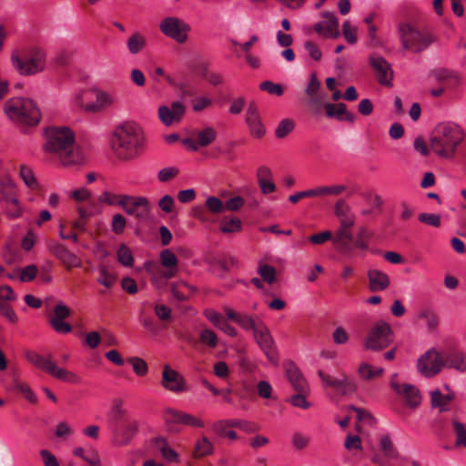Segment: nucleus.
<instances>
[{
    "label": "nucleus",
    "mask_w": 466,
    "mask_h": 466,
    "mask_svg": "<svg viewBox=\"0 0 466 466\" xmlns=\"http://www.w3.org/2000/svg\"><path fill=\"white\" fill-rule=\"evenodd\" d=\"M44 150L57 158L63 166H79L85 161L81 150L75 146V135L68 127H48L45 131Z\"/></svg>",
    "instance_id": "obj_1"
},
{
    "label": "nucleus",
    "mask_w": 466,
    "mask_h": 466,
    "mask_svg": "<svg viewBox=\"0 0 466 466\" xmlns=\"http://www.w3.org/2000/svg\"><path fill=\"white\" fill-rule=\"evenodd\" d=\"M466 133L463 128L452 122L438 125L430 138V148L439 157L454 159L463 141Z\"/></svg>",
    "instance_id": "obj_2"
},
{
    "label": "nucleus",
    "mask_w": 466,
    "mask_h": 466,
    "mask_svg": "<svg viewBox=\"0 0 466 466\" xmlns=\"http://www.w3.org/2000/svg\"><path fill=\"white\" fill-rule=\"evenodd\" d=\"M144 142L141 129L135 124L125 123L113 132L110 147L118 160L130 161L141 154Z\"/></svg>",
    "instance_id": "obj_3"
},
{
    "label": "nucleus",
    "mask_w": 466,
    "mask_h": 466,
    "mask_svg": "<svg viewBox=\"0 0 466 466\" xmlns=\"http://www.w3.org/2000/svg\"><path fill=\"white\" fill-rule=\"evenodd\" d=\"M334 214L338 218L339 226L332 238L335 248L341 254L350 255L352 248V228L355 225L356 215L350 206L343 198H339L334 207Z\"/></svg>",
    "instance_id": "obj_4"
},
{
    "label": "nucleus",
    "mask_w": 466,
    "mask_h": 466,
    "mask_svg": "<svg viewBox=\"0 0 466 466\" xmlns=\"http://www.w3.org/2000/svg\"><path fill=\"white\" fill-rule=\"evenodd\" d=\"M4 109L8 118L21 129L37 126L42 118L39 107L26 97L10 98L5 102Z\"/></svg>",
    "instance_id": "obj_5"
},
{
    "label": "nucleus",
    "mask_w": 466,
    "mask_h": 466,
    "mask_svg": "<svg viewBox=\"0 0 466 466\" xmlns=\"http://www.w3.org/2000/svg\"><path fill=\"white\" fill-rule=\"evenodd\" d=\"M398 34L401 46L412 53H420L436 40L435 35L428 30H419L409 23H400Z\"/></svg>",
    "instance_id": "obj_6"
},
{
    "label": "nucleus",
    "mask_w": 466,
    "mask_h": 466,
    "mask_svg": "<svg viewBox=\"0 0 466 466\" xmlns=\"http://www.w3.org/2000/svg\"><path fill=\"white\" fill-rule=\"evenodd\" d=\"M11 62L20 75L31 76L44 71L46 55L41 47L34 46L26 52L24 57H20L17 53H13Z\"/></svg>",
    "instance_id": "obj_7"
},
{
    "label": "nucleus",
    "mask_w": 466,
    "mask_h": 466,
    "mask_svg": "<svg viewBox=\"0 0 466 466\" xmlns=\"http://www.w3.org/2000/svg\"><path fill=\"white\" fill-rule=\"evenodd\" d=\"M76 102L85 111L97 113L112 106L115 97L106 91L92 88L77 94Z\"/></svg>",
    "instance_id": "obj_8"
},
{
    "label": "nucleus",
    "mask_w": 466,
    "mask_h": 466,
    "mask_svg": "<svg viewBox=\"0 0 466 466\" xmlns=\"http://www.w3.org/2000/svg\"><path fill=\"white\" fill-rule=\"evenodd\" d=\"M393 341V332L390 324L378 322L369 332L365 339V349L373 351L382 350Z\"/></svg>",
    "instance_id": "obj_9"
},
{
    "label": "nucleus",
    "mask_w": 466,
    "mask_h": 466,
    "mask_svg": "<svg viewBox=\"0 0 466 466\" xmlns=\"http://www.w3.org/2000/svg\"><path fill=\"white\" fill-rule=\"evenodd\" d=\"M253 338L268 360L275 365L278 364L277 347L269 329L264 322L258 324V327L253 331Z\"/></svg>",
    "instance_id": "obj_10"
},
{
    "label": "nucleus",
    "mask_w": 466,
    "mask_h": 466,
    "mask_svg": "<svg viewBox=\"0 0 466 466\" xmlns=\"http://www.w3.org/2000/svg\"><path fill=\"white\" fill-rule=\"evenodd\" d=\"M443 367V357L435 349H430L427 350L418 360L417 363L419 372L426 378L434 377Z\"/></svg>",
    "instance_id": "obj_11"
},
{
    "label": "nucleus",
    "mask_w": 466,
    "mask_h": 466,
    "mask_svg": "<svg viewBox=\"0 0 466 466\" xmlns=\"http://www.w3.org/2000/svg\"><path fill=\"white\" fill-rule=\"evenodd\" d=\"M164 420L169 431H173L172 425L177 423L194 428H203L205 426V423L201 419L172 408L165 410Z\"/></svg>",
    "instance_id": "obj_12"
},
{
    "label": "nucleus",
    "mask_w": 466,
    "mask_h": 466,
    "mask_svg": "<svg viewBox=\"0 0 466 466\" xmlns=\"http://www.w3.org/2000/svg\"><path fill=\"white\" fill-rule=\"evenodd\" d=\"M186 114V106L179 101H173L169 106H160L157 115L160 122L166 127L178 124Z\"/></svg>",
    "instance_id": "obj_13"
},
{
    "label": "nucleus",
    "mask_w": 466,
    "mask_h": 466,
    "mask_svg": "<svg viewBox=\"0 0 466 466\" xmlns=\"http://www.w3.org/2000/svg\"><path fill=\"white\" fill-rule=\"evenodd\" d=\"M124 211L137 219L145 218L150 210L148 199L145 197H132L127 195L121 202Z\"/></svg>",
    "instance_id": "obj_14"
},
{
    "label": "nucleus",
    "mask_w": 466,
    "mask_h": 466,
    "mask_svg": "<svg viewBox=\"0 0 466 466\" xmlns=\"http://www.w3.org/2000/svg\"><path fill=\"white\" fill-rule=\"evenodd\" d=\"M160 29L167 36L175 39L178 43H184L187 39L189 27L178 18L167 17L161 22Z\"/></svg>",
    "instance_id": "obj_15"
},
{
    "label": "nucleus",
    "mask_w": 466,
    "mask_h": 466,
    "mask_svg": "<svg viewBox=\"0 0 466 466\" xmlns=\"http://www.w3.org/2000/svg\"><path fill=\"white\" fill-rule=\"evenodd\" d=\"M161 385L167 390L175 393L189 390L184 377L168 365H165L163 368Z\"/></svg>",
    "instance_id": "obj_16"
},
{
    "label": "nucleus",
    "mask_w": 466,
    "mask_h": 466,
    "mask_svg": "<svg viewBox=\"0 0 466 466\" xmlns=\"http://www.w3.org/2000/svg\"><path fill=\"white\" fill-rule=\"evenodd\" d=\"M370 64L375 72V76L380 84L391 86L393 71L390 64L380 55L373 54L370 56Z\"/></svg>",
    "instance_id": "obj_17"
},
{
    "label": "nucleus",
    "mask_w": 466,
    "mask_h": 466,
    "mask_svg": "<svg viewBox=\"0 0 466 466\" xmlns=\"http://www.w3.org/2000/svg\"><path fill=\"white\" fill-rule=\"evenodd\" d=\"M397 374H393L390 386L394 390V391L402 396L408 406L412 409L417 408L421 402V396L420 390L412 384H400L396 381Z\"/></svg>",
    "instance_id": "obj_18"
},
{
    "label": "nucleus",
    "mask_w": 466,
    "mask_h": 466,
    "mask_svg": "<svg viewBox=\"0 0 466 466\" xmlns=\"http://www.w3.org/2000/svg\"><path fill=\"white\" fill-rule=\"evenodd\" d=\"M70 309L63 302H58L54 309V314L50 319V325L59 334L71 332L72 326L64 319L70 316Z\"/></svg>",
    "instance_id": "obj_19"
},
{
    "label": "nucleus",
    "mask_w": 466,
    "mask_h": 466,
    "mask_svg": "<svg viewBox=\"0 0 466 466\" xmlns=\"http://www.w3.org/2000/svg\"><path fill=\"white\" fill-rule=\"evenodd\" d=\"M318 374L325 386L340 390L342 395L353 393L357 390L355 381L347 376H343L341 379H335L322 370H319Z\"/></svg>",
    "instance_id": "obj_20"
},
{
    "label": "nucleus",
    "mask_w": 466,
    "mask_h": 466,
    "mask_svg": "<svg viewBox=\"0 0 466 466\" xmlns=\"http://www.w3.org/2000/svg\"><path fill=\"white\" fill-rule=\"evenodd\" d=\"M245 121L252 137L261 138L265 135L266 130L261 122L258 108L255 102H250L248 104Z\"/></svg>",
    "instance_id": "obj_21"
},
{
    "label": "nucleus",
    "mask_w": 466,
    "mask_h": 466,
    "mask_svg": "<svg viewBox=\"0 0 466 466\" xmlns=\"http://www.w3.org/2000/svg\"><path fill=\"white\" fill-rule=\"evenodd\" d=\"M147 271L150 274L151 283L160 289L167 284V281L177 276L178 269L171 268H160L158 266L154 268H148L146 264Z\"/></svg>",
    "instance_id": "obj_22"
},
{
    "label": "nucleus",
    "mask_w": 466,
    "mask_h": 466,
    "mask_svg": "<svg viewBox=\"0 0 466 466\" xmlns=\"http://www.w3.org/2000/svg\"><path fill=\"white\" fill-rule=\"evenodd\" d=\"M324 17L327 18L326 21L319 22L314 25V30L319 34L324 35L325 37L329 38H337L339 35V21L337 17L329 13H325Z\"/></svg>",
    "instance_id": "obj_23"
},
{
    "label": "nucleus",
    "mask_w": 466,
    "mask_h": 466,
    "mask_svg": "<svg viewBox=\"0 0 466 466\" xmlns=\"http://www.w3.org/2000/svg\"><path fill=\"white\" fill-rule=\"evenodd\" d=\"M285 370L287 377L293 389L297 392L307 393L309 391L308 383L303 378L299 369L293 362H286Z\"/></svg>",
    "instance_id": "obj_24"
},
{
    "label": "nucleus",
    "mask_w": 466,
    "mask_h": 466,
    "mask_svg": "<svg viewBox=\"0 0 466 466\" xmlns=\"http://www.w3.org/2000/svg\"><path fill=\"white\" fill-rule=\"evenodd\" d=\"M324 108L327 116L329 118H336L339 121H348L350 123H353L355 120L354 114L347 110V106L344 103H326Z\"/></svg>",
    "instance_id": "obj_25"
},
{
    "label": "nucleus",
    "mask_w": 466,
    "mask_h": 466,
    "mask_svg": "<svg viewBox=\"0 0 466 466\" xmlns=\"http://www.w3.org/2000/svg\"><path fill=\"white\" fill-rule=\"evenodd\" d=\"M443 357L444 367L459 372L466 371V353L461 350L446 352Z\"/></svg>",
    "instance_id": "obj_26"
},
{
    "label": "nucleus",
    "mask_w": 466,
    "mask_h": 466,
    "mask_svg": "<svg viewBox=\"0 0 466 466\" xmlns=\"http://www.w3.org/2000/svg\"><path fill=\"white\" fill-rule=\"evenodd\" d=\"M257 181L264 195L270 194L276 190L273 182V174L269 167L261 166L257 170Z\"/></svg>",
    "instance_id": "obj_27"
},
{
    "label": "nucleus",
    "mask_w": 466,
    "mask_h": 466,
    "mask_svg": "<svg viewBox=\"0 0 466 466\" xmlns=\"http://www.w3.org/2000/svg\"><path fill=\"white\" fill-rule=\"evenodd\" d=\"M369 289L372 292L381 291L390 286V278L388 274L379 269H370L368 271Z\"/></svg>",
    "instance_id": "obj_28"
},
{
    "label": "nucleus",
    "mask_w": 466,
    "mask_h": 466,
    "mask_svg": "<svg viewBox=\"0 0 466 466\" xmlns=\"http://www.w3.org/2000/svg\"><path fill=\"white\" fill-rule=\"evenodd\" d=\"M430 395L431 407L439 409L441 413L448 411L450 403L455 399L453 391L443 394L439 389L431 390Z\"/></svg>",
    "instance_id": "obj_29"
},
{
    "label": "nucleus",
    "mask_w": 466,
    "mask_h": 466,
    "mask_svg": "<svg viewBox=\"0 0 466 466\" xmlns=\"http://www.w3.org/2000/svg\"><path fill=\"white\" fill-rule=\"evenodd\" d=\"M47 373L52 377L65 382L78 383L80 381L79 376L68 370L59 368L54 361L51 367L48 369Z\"/></svg>",
    "instance_id": "obj_30"
},
{
    "label": "nucleus",
    "mask_w": 466,
    "mask_h": 466,
    "mask_svg": "<svg viewBox=\"0 0 466 466\" xmlns=\"http://www.w3.org/2000/svg\"><path fill=\"white\" fill-rule=\"evenodd\" d=\"M170 289L174 299H176L178 301H184L187 299L189 295L194 293L196 290V289L193 286L187 284L184 280H179L171 283Z\"/></svg>",
    "instance_id": "obj_31"
},
{
    "label": "nucleus",
    "mask_w": 466,
    "mask_h": 466,
    "mask_svg": "<svg viewBox=\"0 0 466 466\" xmlns=\"http://www.w3.org/2000/svg\"><path fill=\"white\" fill-rule=\"evenodd\" d=\"M345 190L344 185L322 186L308 189L309 198L339 196Z\"/></svg>",
    "instance_id": "obj_32"
},
{
    "label": "nucleus",
    "mask_w": 466,
    "mask_h": 466,
    "mask_svg": "<svg viewBox=\"0 0 466 466\" xmlns=\"http://www.w3.org/2000/svg\"><path fill=\"white\" fill-rule=\"evenodd\" d=\"M26 360L35 365L36 368L47 372L48 369L51 367L53 363L52 355L49 354L46 357H43L38 354L36 351L28 350L25 353Z\"/></svg>",
    "instance_id": "obj_33"
},
{
    "label": "nucleus",
    "mask_w": 466,
    "mask_h": 466,
    "mask_svg": "<svg viewBox=\"0 0 466 466\" xmlns=\"http://www.w3.org/2000/svg\"><path fill=\"white\" fill-rule=\"evenodd\" d=\"M156 447L158 449L162 458L168 462H178V454L167 444V441L158 437L154 440Z\"/></svg>",
    "instance_id": "obj_34"
},
{
    "label": "nucleus",
    "mask_w": 466,
    "mask_h": 466,
    "mask_svg": "<svg viewBox=\"0 0 466 466\" xmlns=\"http://www.w3.org/2000/svg\"><path fill=\"white\" fill-rule=\"evenodd\" d=\"M358 372L361 379H363L365 380H370L375 378L380 377L384 372V369H382V368L375 369L368 362H362L359 366Z\"/></svg>",
    "instance_id": "obj_35"
},
{
    "label": "nucleus",
    "mask_w": 466,
    "mask_h": 466,
    "mask_svg": "<svg viewBox=\"0 0 466 466\" xmlns=\"http://www.w3.org/2000/svg\"><path fill=\"white\" fill-rule=\"evenodd\" d=\"M223 233H237L242 229V222L238 218L224 217L219 225Z\"/></svg>",
    "instance_id": "obj_36"
},
{
    "label": "nucleus",
    "mask_w": 466,
    "mask_h": 466,
    "mask_svg": "<svg viewBox=\"0 0 466 466\" xmlns=\"http://www.w3.org/2000/svg\"><path fill=\"white\" fill-rule=\"evenodd\" d=\"M263 321L256 315L240 314L237 324L244 330H252V332L261 324Z\"/></svg>",
    "instance_id": "obj_37"
},
{
    "label": "nucleus",
    "mask_w": 466,
    "mask_h": 466,
    "mask_svg": "<svg viewBox=\"0 0 466 466\" xmlns=\"http://www.w3.org/2000/svg\"><path fill=\"white\" fill-rule=\"evenodd\" d=\"M13 390L15 392L21 393L29 402H37L36 395L27 383L18 380H15L13 382Z\"/></svg>",
    "instance_id": "obj_38"
},
{
    "label": "nucleus",
    "mask_w": 466,
    "mask_h": 466,
    "mask_svg": "<svg viewBox=\"0 0 466 466\" xmlns=\"http://www.w3.org/2000/svg\"><path fill=\"white\" fill-rule=\"evenodd\" d=\"M127 48L130 54L136 55L146 46V38L139 33H133L127 40Z\"/></svg>",
    "instance_id": "obj_39"
},
{
    "label": "nucleus",
    "mask_w": 466,
    "mask_h": 466,
    "mask_svg": "<svg viewBox=\"0 0 466 466\" xmlns=\"http://www.w3.org/2000/svg\"><path fill=\"white\" fill-rule=\"evenodd\" d=\"M138 429L137 422L136 420L126 421L122 426L121 441L119 444L126 445L135 436Z\"/></svg>",
    "instance_id": "obj_40"
},
{
    "label": "nucleus",
    "mask_w": 466,
    "mask_h": 466,
    "mask_svg": "<svg viewBox=\"0 0 466 466\" xmlns=\"http://www.w3.org/2000/svg\"><path fill=\"white\" fill-rule=\"evenodd\" d=\"M159 259L163 268L178 269V259L171 249H163L159 254Z\"/></svg>",
    "instance_id": "obj_41"
},
{
    "label": "nucleus",
    "mask_w": 466,
    "mask_h": 466,
    "mask_svg": "<svg viewBox=\"0 0 466 466\" xmlns=\"http://www.w3.org/2000/svg\"><path fill=\"white\" fill-rule=\"evenodd\" d=\"M213 453V444L205 436L198 440L195 444V456L204 457Z\"/></svg>",
    "instance_id": "obj_42"
},
{
    "label": "nucleus",
    "mask_w": 466,
    "mask_h": 466,
    "mask_svg": "<svg viewBox=\"0 0 466 466\" xmlns=\"http://www.w3.org/2000/svg\"><path fill=\"white\" fill-rule=\"evenodd\" d=\"M371 238V233L366 227H360L356 235V239L352 248H357L362 250H366L369 248L367 240Z\"/></svg>",
    "instance_id": "obj_43"
},
{
    "label": "nucleus",
    "mask_w": 466,
    "mask_h": 466,
    "mask_svg": "<svg viewBox=\"0 0 466 466\" xmlns=\"http://www.w3.org/2000/svg\"><path fill=\"white\" fill-rule=\"evenodd\" d=\"M5 212L9 218H18L23 214V208L17 198H11L10 202L4 205Z\"/></svg>",
    "instance_id": "obj_44"
},
{
    "label": "nucleus",
    "mask_w": 466,
    "mask_h": 466,
    "mask_svg": "<svg viewBox=\"0 0 466 466\" xmlns=\"http://www.w3.org/2000/svg\"><path fill=\"white\" fill-rule=\"evenodd\" d=\"M217 133L213 127H208L198 132L197 138L200 147H208L216 139Z\"/></svg>",
    "instance_id": "obj_45"
},
{
    "label": "nucleus",
    "mask_w": 466,
    "mask_h": 466,
    "mask_svg": "<svg viewBox=\"0 0 466 466\" xmlns=\"http://www.w3.org/2000/svg\"><path fill=\"white\" fill-rule=\"evenodd\" d=\"M117 261L125 267H132L134 264V257L129 248L125 244H121L116 252Z\"/></svg>",
    "instance_id": "obj_46"
},
{
    "label": "nucleus",
    "mask_w": 466,
    "mask_h": 466,
    "mask_svg": "<svg viewBox=\"0 0 466 466\" xmlns=\"http://www.w3.org/2000/svg\"><path fill=\"white\" fill-rule=\"evenodd\" d=\"M20 177L24 183L31 189H36L38 183L33 170L25 165L20 167Z\"/></svg>",
    "instance_id": "obj_47"
},
{
    "label": "nucleus",
    "mask_w": 466,
    "mask_h": 466,
    "mask_svg": "<svg viewBox=\"0 0 466 466\" xmlns=\"http://www.w3.org/2000/svg\"><path fill=\"white\" fill-rule=\"evenodd\" d=\"M127 410L123 408L121 400H115L109 411V418L115 423L124 420Z\"/></svg>",
    "instance_id": "obj_48"
},
{
    "label": "nucleus",
    "mask_w": 466,
    "mask_h": 466,
    "mask_svg": "<svg viewBox=\"0 0 466 466\" xmlns=\"http://www.w3.org/2000/svg\"><path fill=\"white\" fill-rule=\"evenodd\" d=\"M295 128V122L290 118L282 119L275 130L278 138H284Z\"/></svg>",
    "instance_id": "obj_49"
},
{
    "label": "nucleus",
    "mask_w": 466,
    "mask_h": 466,
    "mask_svg": "<svg viewBox=\"0 0 466 466\" xmlns=\"http://www.w3.org/2000/svg\"><path fill=\"white\" fill-rule=\"evenodd\" d=\"M127 195H117L109 191H104L100 194L98 197V200L101 203H105L109 206H120L121 202L123 201V198Z\"/></svg>",
    "instance_id": "obj_50"
},
{
    "label": "nucleus",
    "mask_w": 466,
    "mask_h": 466,
    "mask_svg": "<svg viewBox=\"0 0 466 466\" xmlns=\"http://www.w3.org/2000/svg\"><path fill=\"white\" fill-rule=\"evenodd\" d=\"M380 450L383 451L384 455L390 458H397L399 453L395 450L393 443L388 435H384L380 438Z\"/></svg>",
    "instance_id": "obj_51"
},
{
    "label": "nucleus",
    "mask_w": 466,
    "mask_h": 466,
    "mask_svg": "<svg viewBox=\"0 0 466 466\" xmlns=\"http://www.w3.org/2000/svg\"><path fill=\"white\" fill-rule=\"evenodd\" d=\"M258 273L262 279L268 284H272L276 280V269L272 266L260 264L258 268Z\"/></svg>",
    "instance_id": "obj_52"
},
{
    "label": "nucleus",
    "mask_w": 466,
    "mask_h": 466,
    "mask_svg": "<svg viewBox=\"0 0 466 466\" xmlns=\"http://www.w3.org/2000/svg\"><path fill=\"white\" fill-rule=\"evenodd\" d=\"M116 278L108 272L105 266L100 267L99 268V277L97 279V282L104 287L110 289L114 286Z\"/></svg>",
    "instance_id": "obj_53"
},
{
    "label": "nucleus",
    "mask_w": 466,
    "mask_h": 466,
    "mask_svg": "<svg viewBox=\"0 0 466 466\" xmlns=\"http://www.w3.org/2000/svg\"><path fill=\"white\" fill-rule=\"evenodd\" d=\"M127 362L133 367L134 372L138 376H145L148 367L147 362L138 357H131L127 359Z\"/></svg>",
    "instance_id": "obj_54"
},
{
    "label": "nucleus",
    "mask_w": 466,
    "mask_h": 466,
    "mask_svg": "<svg viewBox=\"0 0 466 466\" xmlns=\"http://www.w3.org/2000/svg\"><path fill=\"white\" fill-rule=\"evenodd\" d=\"M0 315L5 317L12 324H15L18 320L13 307L7 301L0 300Z\"/></svg>",
    "instance_id": "obj_55"
},
{
    "label": "nucleus",
    "mask_w": 466,
    "mask_h": 466,
    "mask_svg": "<svg viewBox=\"0 0 466 466\" xmlns=\"http://www.w3.org/2000/svg\"><path fill=\"white\" fill-rule=\"evenodd\" d=\"M178 174L179 169L177 167H167L158 171L157 179L162 183H167L174 179Z\"/></svg>",
    "instance_id": "obj_56"
},
{
    "label": "nucleus",
    "mask_w": 466,
    "mask_h": 466,
    "mask_svg": "<svg viewBox=\"0 0 466 466\" xmlns=\"http://www.w3.org/2000/svg\"><path fill=\"white\" fill-rule=\"evenodd\" d=\"M452 425L456 433V445L466 447V426L458 420H453Z\"/></svg>",
    "instance_id": "obj_57"
},
{
    "label": "nucleus",
    "mask_w": 466,
    "mask_h": 466,
    "mask_svg": "<svg viewBox=\"0 0 466 466\" xmlns=\"http://www.w3.org/2000/svg\"><path fill=\"white\" fill-rule=\"evenodd\" d=\"M199 340L209 348H215L218 345V337L216 333L208 329L201 331Z\"/></svg>",
    "instance_id": "obj_58"
},
{
    "label": "nucleus",
    "mask_w": 466,
    "mask_h": 466,
    "mask_svg": "<svg viewBox=\"0 0 466 466\" xmlns=\"http://www.w3.org/2000/svg\"><path fill=\"white\" fill-rule=\"evenodd\" d=\"M60 261L67 269H71L73 268H79L82 265L81 259L70 250H68L67 253H66V255Z\"/></svg>",
    "instance_id": "obj_59"
},
{
    "label": "nucleus",
    "mask_w": 466,
    "mask_h": 466,
    "mask_svg": "<svg viewBox=\"0 0 466 466\" xmlns=\"http://www.w3.org/2000/svg\"><path fill=\"white\" fill-rule=\"evenodd\" d=\"M259 88L262 91L268 92L270 95H275V96H280L283 94V92H284L283 87H282L281 85L275 84V83H273V82H271L269 80H267V81H264V82L260 83Z\"/></svg>",
    "instance_id": "obj_60"
},
{
    "label": "nucleus",
    "mask_w": 466,
    "mask_h": 466,
    "mask_svg": "<svg viewBox=\"0 0 466 466\" xmlns=\"http://www.w3.org/2000/svg\"><path fill=\"white\" fill-rule=\"evenodd\" d=\"M127 225L125 217L121 214H116L112 218L111 230L115 234H122Z\"/></svg>",
    "instance_id": "obj_61"
},
{
    "label": "nucleus",
    "mask_w": 466,
    "mask_h": 466,
    "mask_svg": "<svg viewBox=\"0 0 466 466\" xmlns=\"http://www.w3.org/2000/svg\"><path fill=\"white\" fill-rule=\"evenodd\" d=\"M420 319H424L430 330H434L439 325L438 315L431 310H425L420 314Z\"/></svg>",
    "instance_id": "obj_62"
},
{
    "label": "nucleus",
    "mask_w": 466,
    "mask_h": 466,
    "mask_svg": "<svg viewBox=\"0 0 466 466\" xmlns=\"http://www.w3.org/2000/svg\"><path fill=\"white\" fill-rule=\"evenodd\" d=\"M420 222L438 228L441 226V216L433 213H420L418 217Z\"/></svg>",
    "instance_id": "obj_63"
},
{
    "label": "nucleus",
    "mask_w": 466,
    "mask_h": 466,
    "mask_svg": "<svg viewBox=\"0 0 466 466\" xmlns=\"http://www.w3.org/2000/svg\"><path fill=\"white\" fill-rule=\"evenodd\" d=\"M342 34L350 45H354L357 43L356 29L350 25L349 21H345L343 23Z\"/></svg>",
    "instance_id": "obj_64"
}]
</instances>
